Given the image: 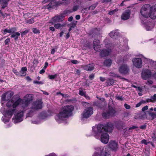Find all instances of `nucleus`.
I'll return each mask as SVG.
<instances>
[{"label":"nucleus","instance_id":"52","mask_svg":"<svg viewBox=\"0 0 156 156\" xmlns=\"http://www.w3.org/2000/svg\"><path fill=\"white\" fill-rule=\"evenodd\" d=\"M116 99H117L120 100L122 101L123 100V98L122 96H118L116 97Z\"/></svg>","mask_w":156,"mask_h":156},{"label":"nucleus","instance_id":"37","mask_svg":"<svg viewBox=\"0 0 156 156\" xmlns=\"http://www.w3.org/2000/svg\"><path fill=\"white\" fill-rule=\"evenodd\" d=\"M110 76L113 77H117L119 78H120V76L118 75L117 74L113 72H111L110 73Z\"/></svg>","mask_w":156,"mask_h":156},{"label":"nucleus","instance_id":"62","mask_svg":"<svg viewBox=\"0 0 156 156\" xmlns=\"http://www.w3.org/2000/svg\"><path fill=\"white\" fill-rule=\"evenodd\" d=\"M71 62L74 64H76L78 62L76 60H71Z\"/></svg>","mask_w":156,"mask_h":156},{"label":"nucleus","instance_id":"55","mask_svg":"<svg viewBox=\"0 0 156 156\" xmlns=\"http://www.w3.org/2000/svg\"><path fill=\"white\" fill-rule=\"evenodd\" d=\"M146 101L147 102H154L153 99L151 98L150 99H147L146 100Z\"/></svg>","mask_w":156,"mask_h":156},{"label":"nucleus","instance_id":"53","mask_svg":"<svg viewBox=\"0 0 156 156\" xmlns=\"http://www.w3.org/2000/svg\"><path fill=\"white\" fill-rule=\"evenodd\" d=\"M12 72L16 75H19V73L17 72V70H16V69H13Z\"/></svg>","mask_w":156,"mask_h":156},{"label":"nucleus","instance_id":"57","mask_svg":"<svg viewBox=\"0 0 156 156\" xmlns=\"http://www.w3.org/2000/svg\"><path fill=\"white\" fill-rule=\"evenodd\" d=\"M10 39L9 38H8L6 39L5 41V45H6L8 44V43L10 41Z\"/></svg>","mask_w":156,"mask_h":156},{"label":"nucleus","instance_id":"8","mask_svg":"<svg viewBox=\"0 0 156 156\" xmlns=\"http://www.w3.org/2000/svg\"><path fill=\"white\" fill-rule=\"evenodd\" d=\"M42 102L41 100H38L34 102L31 107V110L27 114V116L31 117L34 114L35 110L42 108Z\"/></svg>","mask_w":156,"mask_h":156},{"label":"nucleus","instance_id":"23","mask_svg":"<svg viewBox=\"0 0 156 156\" xmlns=\"http://www.w3.org/2000/svg\"><path fill=\"white\" fill-rule=\"evenodd\" d=\"M144 21H142L144 24L145 27L147 30H150L153 28L154 25L152 23H150L147 24H146V22H144Z\"/></svg>","mask_w":156,"mask_h":156},{"label":"nucleus","instance_id":"22","mask_svg":"<svg viewBox=\"0 0 156 156\" xmlns=\"http://www.w3.org/2000/svg\"><path fill=\"white\" fill-rule=\"evenodd\" d=\"M109 147L113 150H116L118 148L117 143L115 141H111L109 144Z\"/></svg>","mask_w":156,"mask_h":156},{"label":"nucleus","instance_id":"12","mask_svg":"<svg viewBox=\"0 0 156 156\" xmlns=\"http://www.w3.org/2000/svg\"><path fill=\"white\" fill-rule=\"evenodd\" d=\"M145 62L148 64V69L152 71L156 70V61L146 58L145 59Z\"/></svg>","mask_w":156,"mask_h":156},{"label":"nucleus","instance_id":"33","mask_svg":"<svg viewBox=\"0 0 156 156\" xmlns=\"http://www.w3.org/2000/svg\"><path fill=\"white\" fill-rule=\"evenodd\" d=\"M98 3H94L92 5H91V6H90L88 8V9H91L92 10L94 9L95 8V7H96V6L98 5Z\"/></svg>","mask_w":156,"mask_h":156},{"label":"nucleus","instance_id":"25","mask_svg":"<svg viewBox=\"0 0 156 156\" xmlns=\"http://www.w3.org/2000/svg\"><path fill=\"white\" fill-rule=\"evenodd\" d=\"M27 70V68L26 67H23L20 71L19 75L21 76H25L26 75Z\"/></svg>","mask_w":156,"mask_h":156},{"label":"nucleus","instance_id":"40","mask_svg":"<svg viewBox=\"0 0 156 156\" xmlns=\"http://www.w3.org/2000/svg\"><path fill=\"white\" fill-rule=\"evenodd\" d=\"M118 11V9H115L111 11H110L108 14L110 15H112L114 14L116 12Z\"/></svg>","mask_w":156,"mask_h":156},{"label":"nucleus","instance_id":"56","mask_svg":"<svg viewBox=\"0 0 156 156\" xmlns=\"http://www.w3.org/2000/svg\"><path fill=\"white\" fill-rule=\"evenodd\" d=\"M39 122L37 120H33L32 121V123L34 124H37L39 123Z\"/></svg>","mask_w":156,"mask_h":156},{"label":"nucleus","instance_id":"13","mask_svg":"<svg viewBox=\"0 0 156 156\" xmlns=\"http://www.w3.org/2000/svg\"><path fill=\"white\" fill-rule=\"evenodd\" d=\"M93 113V108L91 107H88L84 110L82 115V117L83 118H87L90 116Z\"/></svg>","mask_w":156,"mask_h":156},{"label":"nucleus","instance_id":"15","mask_svg":"<svg viewBox=\"0 0 156 156\" xmlns=\"http://www.w3.org/2000/svg\"><path fill=\"white\" fill-rule=\"evenodd\" d=\"M115 112V109L114 108L109 107L108 111L106 112H104L103 113L102 115L105 118H108L110 116H113Z\"/></svg>","mask_w":156,"mask_h":156},{"label":"nucleus","instance_id":"14","mask_svg":"<svg viewBox=\"0 0 156 156\" xmlns=\"http://www.w3.org/2000/svg\"><path fill=\"white\" fill-rule=\"evenodd\" d=\"M151 70L149 69H145L143 70L141 73V77L144 80L150 78L152 76Z\"/></svg>","mask_w":156,"mask_h":156},{"label":"nucleus","instance_id":"9","mask_svg":"<svg viewBox=\"0 0 156 156\" xmlns=\"http://www.w3.org/2000/svg\"><path fill=\"white\" fill-rule=\"evenodd\" d=\"M22 111H18L15 112L14 116L12 118L13 121L15 123L20 122L23 120L24 117L23 109Z\"/></svg>","mask_w":156,"mask_h":156},{"label":"nucleus","instance_id":"51","mask_svg":"<svg viewBox=\"0 0 156 156\" xmlns=\"http://www.w3.org/2000/svg\"><path fill=\"white\" fill-rule=\"evenodd\" d=\"M35 84H43V83L42 81H38L37 80H34L33 82Z\"/></svg>","mask_w":156,"mask_h":156},{"label":"nucleus","instance_id":"16","mask_svg":"<svg viewBox=\"0 0 156 156\" xmlns=\"http://www.w3.org/2000/svg\"><path fill=\"white\" fill-rule=\"evenodd\" d=\"M65 14H63L55 16L52 19L51 22H50V23H51V25H52L55 23L62 21L65 17Z\"/></svg>","mask_w":156,"mask_h":156},{"label":"nucleus","instance_id":"48","mask_svg":"<svg viewBox=\"0 0 156 156\" xmlns=\"http://www.w3.org/2000/svg\"><path fill=\"white\" fill-rule=\"evenodd\" d=\"M79 8V6L78 5H76L74 6L73 8V11H75L77 10Z\"/></svg>","mask_w":156,"mask_h":156},{"label":"nucleus","instance_id":"1","mask_svg":"<svg viewBox=\"0 0 156 156\" xmlns=\"http://www.w3.org/2000/svg\"><path fill=\"white\" fill-rule=\"evenodd\" d=\"M113 128V125L110 124L105 126L103 125L99 124L92 127V135L96 139H100L102 143L106 144L109 139V135L107 132H111Z\"/></svg>","mask_w":156,"mask_h":156},{"label":"nucleus","instance_id":"18","mask_svg":"<svg viewBox=\"0 0 156 156\" xmlns=\"http://www.w3.org/2000/svg\"><path fill=\"white\" fill-rule=\"evenodd\" d=\"M149 17L152 19H156V5L152 6H151Z\"/></svg>","mask_w":156,"mask_h":156},{"label":"nucleus","instance_id":"35","mask_svg":"<svg viewBox=\"0 0 156 156\" xmlns=\"http://www.w3.org/2000/svg\"><path fill=\"white\" fill-rule=\"evenodd\" d=\"M77 22V21H76L75 23H71L70 24H69V27H71L72 28H74L76 26Z\"/></svg>","mask_w":156,"mask_h":156},{"label":"nucleus","instance_id":"30","mask_svg":"<svg viewBox=\"0 0 156 156\" xmlns=\"http://www.w3.org/2000/svg\"><path fill=\"white\" fill-rule=\"evenodd\" d=\"M20 35V34L18 32H14L12 34L11 37H12L14 38L15 40L16 41L18 39V37Z\"/></svg>","mask_w":156,"mask_h":156},{"label":"nucleus","instance_id":"31","mask_svg":"<svg viewBox=\"0 0 156 156\" xmlns=\"http://www.w3.org/2000/svg\"><path fill=\"white\" fill-rule=\"evenodd\" d=\"M112 61L110 59L106 60L104 62V64L106 66H110L112 63Z\"/></svg>","mask_w":156,"mask_h":156},{"label":"nucleus","instance_id":"3","mask_svg":"<svg viewBox=\"0 0 156 156\" xmlns=\"http://www.w3.org/2000/svg\"><path fill=\"white\" fill-rule=\"evenodd\" d=\"M73 109V106L71 105L63 107L56 115L55 117L56 121L59 124L63 122L71 115Z\"/></svg>","mask_w":156,"mask_h":156},{"label":"nucleus","instance_id":"27","mask_svg":"<svg viewBox=\"0 0 156 156\" xmlns=\"http://www.w3.org/2000/svg\"><path fill=\"white\" fill-rule=\"evenodd\" d=\"M114 80L112 79H108L106 82V85L109 86L114 84Z\"/></svg>","mask_w":156,"mask_h":156},{"label":"nucleus","instance_id":"6","mask_svg":"<svg viewBox=\"0 0 156 156\" xmlns=\"http://www.w3.org/2000/svg\"><path fill=\"white\" fill-rule=\"evenodd\" d=\"M15 110V108H13L12 109H9L5 112L4 108H1V111L4 115L2 117V120L4 123H6L9 121V119L14 113Z\"/></svg>","mask_w":156,"mask_h":156},{"label":"nucleus","instance_id":"38","mask_svg":"<svg viewBox=\"0 0 156 156\" xmlns=\"http://www.w3.org/2000/svg\"><path fill=\"white\" fill-rule=\"evenodd\" d=\"M86 92L83 91L80 88L79 90V94L81 96H84Z\"/></svg>","mask_w":156,"mask_h":156},{"label":"nucleus","instance_id":"28","mask_svg":"<svg viewBox=\"0 0 156 156\" xmlns=\"http://www.w3.org/2000/svg\"><path fill=\"white\" fill-rule=\"evenodd\" d=\"M66 25V23H63L62 24L58 23L54 25V27L56 29H58L64 27Z\"/></svg>","mask_w":156,"mask_h":156},{"label":"nucleus","instance_id":"61","mask_svg":"<svg viewBox=\"0 0 156 156\" xmlns=\"http://www.w3.org/2000/svg\"><path fill=\"white\" fill-rule=\"evenodd\" d=\"M146 128V125H143L141 126L140 127V128L142 129H145Z\"/></svg>","mask_w":156,"mask_h":156},{"label":"nucleus","instance_id":"26","mask_svg":"<svg viewBox=\"0 0 156 156\" xmlns=\"http://www.w3.org/2000/svg\"><path fill=\"white\" fill-rule=\"evenodd\" d=\"M139 117H135L136 119H145L147 118V115L145 112H141L138 115Z\"/></svg>","mask_w":156,"mask_h":156},{"label":"nucleus","instance_id":"47","mask_svg":"<svg viewBox=\"0 0 156 156\" xmlns=\"http://www.w3.org/2000/svg\"><path fill=\"white\" fill-rule=\"evenodd\" d=\"M48 77L50 79L52 80L54 79L56 77V75H49L48 76Z\"/></svg>","mask_w":156,"mask_h":156},{"label":"nucleus","instance_id":"39","mask_svg":"<svg viewBox=\"0 0 156 156\" xmlns=\"http://www.w3.org/2000/svg\"><path fill=\"white\" fill-rule=\"evenodd\" d=\"M153 83V81L151 80H148L146 82V84L148 85H151Z\"/></svg>","mask_w":156,"mask_h":156},{"label":"nucleus","instance_id":"46","mask_svg":"<svg viewBox=\"0 0 156 156\" xmlns=\"http://www.w3.org/2000/svg\"><path fill=\"white\" fill-rule=\"evenodd\" d=\"M82 104L83 106L84 107L88 106L90 105V104L89 103L85 102H82Z\"/></svg>","mask_w":156,"mask_h":156},{"label":"nucleus","instance_id":"44","mask_svg":"<svg viewBox=\"0 0 156 156\" xmlns=\"http://www.w3.org/2000/svg\"><path fill=\"white\" fill-rule=\"evenodd\" d=\"M33 32L35 34H38L40 33L39 30L36 28H33L32 29Z\"/></svg>","mask_w":156,"mask_h":156},{"label":"nucleus","instance_id":"29","mask_svg":"<svg viewBox=\"0 0 156 156\" xmlns=\"http://www.w3.org/2000/svg\"><path fill=\"white\" fill-rule=\"evenodd\" d=\"M9 0H0V3L2 4V8H5L7 5V2Z\"/></svg>","mask_w":156,"mask_h":156},{"label":"nucleus","instance_id":"7","mask_svg":"<svg viewBox=\"0 0 156 156\" xmlns=\"http://www.w3.org/2000/svg\"><path fill=\"white\" fill-rule=\"evenodd\" d=\"M145 58H146L142 54L137 55L136 57L132 59V62L133 66L138 69L141 68L143 67L142 61L145 62Z\"/></svg>","mask_w":156,"mask_h":156},{"label":"nucleus","instance_id":"21","mask_svg":"<svg viewBox=\"0 0 156 156\" xmlns=\"http://www.w3.org/2000/svg\"><path fill=\"white\" fill-rule=\"evenodd\" d=\"M93 46L94 49L96 51H98L99 50L100 45L99 41L98 40L95 39L93 42Z\"/></svg>","mask_w":156,"mask_h":156},{"label":"nucleus","instance_id":"19","mask_svg":"<svg viewBox=\"0 0 156 156\" xmlns=\"http://www.w3.org/2000/svg\"><path fill=\"white\" fill-rule=\"evenodd\" d=\"M130 15V11L129 10H126L121 15V19L123 20H127L129 18Z\"/></svg>","mask_w":156,"mask_h":156},{"label":"nucleus","instance_id":"5","mask_svg":"<svg viewBox=\"0 0 156 156\" xmlns=\"http://www.w3.org/2000/svg\"><path fill=\"white\" fill-rule=\"evenodd\" d=\"M151 5L148 4L143 5L140 10V18L142 21H145L149 17Z\"/></svg>","mask_w":156,"mask_h":156},{"label":"nucleus","instance_id":"24","mask_svg":"<svg viewBox=\"0 0 156 156\" xmlns=\"http://www.w3.org/2000/svg\"><path fill=\"white\" fill-rule=\"evenodd\" d=\"M94 65L93 63L89 64L83 66V69L88 71H91L94 69Z\"/></svg>","mask_w":156,"mask_h":156},{"label":"nucleus","instance_id":"43","mask_svg":"<svg viewBox=\"0 0 156 156\" xmlns=\"http://www.w3.org/2000/svg\"><path fill=\"white\" fill-rule=\"evenodd\" d=\"M149 114L151 117L152 119H153L155 118V113L154 112H150L149 113Z\"/></svg>","mask_w":156,"mask_h":156},{"label":"nucleus","instance_id":"10","mask_svg":"<svg viewBox=\"0 0 156 156\" xmlns=\"http://www.w3.org/2000/svg\"><path fill=\"white\" fill-rule=\"evenodd\" d=\"M12 92L9 91L3 94L2 96L1 100V103L2 105L4 104L7 101L10 99L13 95Z\"/></svg>","mask_w":156,"mask_h":156},{"label":"nucleus","instance_id":"63","mask_svg":"<svg viewBox=\"0 0 156 156\" xmlns=\"http://www.w3.org/2000/svg\"><path fill=\"white\" fill-rule=\"evenodd\" d=\"M48 63L47 62H46L45 63L44 67L43 68V69H45L48 65Z\"/></svg>","mask_w":156,"mask_h":156},{"label":"nucleus","instance_id":"2","mask_svg":"<svg viewBox=\"0 0 156 156\" xmlns=\"http://www.w3.org/2000/svg\"><path fill=\"white\" fill-rule=\"evenodd\" d=\"M33 99V95L32 94L26 95L23 100L19 97L16 99L14 97L11 100L8 101L6 105L9 108L12 106L13 108H15L22 103L21 109H23L24 110H26L29 108L30 101H32Z\"/></svg>","mask_w":156,"mask_h":156},{"label":"nucleus","instance_id":"41","mask_svg":"<svg viewBox=\"0 0 156 156\" xmlns=\"http://www.w3.org/2000/svg\"><path fill=\"white\" fill-rule=\"evenodd\" d=\"M9 29L6 28L3 30L2 33L4 34H5L7 33H9Z\"/></svg>","mask_w":156,"mask_h":156},{"label":"nucleus","instance_id":"60","mask_svg":"<svg viewBox=\"0 0 156 156\" xmlns=\"http://www.w3.org/2000/svg\"><path fill=\"white\" fill-rule=\"evenodd\" d=\"M142 103L141 102V101L139 102V103H138L136 105V108H137L138 107H140L141 105L142 104Z\"/></svg>","mask_w":156,"mask_h":156},{"label":"nucleus","instance_id":"11","mask_svg":"<svg viewBox=\"0 0 156 156\" xmlns=\"http://www.w3.org/2000/svg\"><path fill=\"white\" fill-rule=\"evenodd\" d=\"M107 41V39H105L104 41L106 45V47L108 49V50H102L100 52L101 55L102 57H105L108 55L111 51V47L112 46V44L110 43H109L107 44H106V42Z\"/></svg>","mask_w":156,"mask_h":156},{"label":"nucleus","instance_id":"50","mask_svg":"<svg viewBox=\"0 0 156 156\" xmlns=\"http://www.w3.org/2000/svg\"><path fill=\"white\" fill-rule=\"evenodd\" d=\"M124 106L125 108L126 109H129L130 108V106L127 104H125Z\"/></svg>","mask_w":156,"mask_h":156},{"label":"nucleus","instance_id":"58","mask_svg":"<svg viewBox=\"0 0 156 156\" xmlns=\"http://www.w3.org/2000/svg\"><path fill=\"white\" fill-rule=\"evenodd\" d=\"M47 156H57V155L54 153H52L47 155Z\"/></svg>","mask_w":156,"mask_h":156},{"label":"nucleus","instance_id":"20","mask_svg":"<svg viewBox=\"0 0 156 156\" xmlns=\"http://www.w3.org/2000/svg\"><path fill=\"white\" fill-rule=\"evenodd\" d=\"M119 33L116 30L112 31L109 35L110 37L113 39H119L120 37Z\"/></svg>","mask_w":156,"mask_h":156},{"label":"nucleus","instance_id":"17","mask_svg":"<svg viewBox=\"0 0 156 156\" xmlns=\"http://www.w3.org/2000/svg\"><path fill=\"white\" fill-rule=\"evenodd\" d=\"M129 71V68L126 64L121 65L119 68V72L122 74H127L128 73Z\"/></svg>","mask_w":156,"mask_h":156},{"label":"nucleus","instance_id":"64","mask_svg":"<svg viewBox=\"0 0 156 156\" xmlns=\"http://www.w3.org/2000/svg\"><path fill=\"white\" fill-rule=\"evenodd\" d=\"M84 97L86 98V99L87 100H90V97L88 95H86V94L84 95Z\"/></svg>","mask_w":156,"mask_h":156},{"label":"nucleus","instance_id":"32","mask_svg":"<svg viewBox=\"0 0 156 156\" xmlns=\"http://www.w3.org/2000/svg\"><path fill=\"white\" fill-rule=\"evenodd\" d=\"M119 49H120V51H119V52H121L122 51H125L128 50V48L126 46H120Z\"/></svg>","mask_w":156,"mask_h":156},{"label":"nucleus","instance_id":"42","mask_svg":"<svg viewBox=\"0 0 156 156\" xmlns=\"http://www.w3.org/2000/svg\"><path fill=\"white\" fill-rule=\"evenodd\" d=\"M34 22V19L33 18H31L26 21V22L27 23H29V24H31L33 23Z\"/></svg>","mask_w":156,"mask_h":156},{"label":"nucleus","instance_id":"54","mask_svg":"<svg viewBox=\"0 0 156 156\" xmlns=\"http://www.w3.org/2000/svg\"><path fill=\"white\" fill-rule=\"evenodd\" d=\"M148 106L146 105L142 108V111L144 112L145 111L147 110L148 109Z\"/></svg>","mask_w":156,"mask_h":156},{"label":"nucleus","instance_id":"49","mask_svg":"<svg viewBox=\"0 0 156 156\" xmlns=\"http://www.w3.org/2000/svg\"><path fill=\"white\" fill-rule=\"evenodd\" d=\"M29 31V30H26L22 32L21 33V36H23L25 34H26L28 33Z\"/></svg>","mask_w":156,"mask_h":156},{"label":"nucleus","instance_id":"4","mask_svg":"<svg viewBox=\"0 0 156 156\" xmlns=\"http://www.w3.org/2000/svg\"><path fill=\"white\" fill-rule=\"evenodd\" d=\"M95 151L92 156H111L110 151L106 147L99 146L94 148Z\"/></svg>","mask_w":156,"mask_h":156},{"label":"nucleus","instance_id":"36","mask_svg":"<svg viewBox=\"0 0 156 156\" xmlns=\"http://www.w3.org/2000/svg\"><path fill=\"white\" fill-rule=\"evenodd\" d=\"M9 33H11L12 34L16 31V29L15 27H13L9 28Z\"/></svg>","mask_w":156,"mask_h":156},{"label":"nucleus","instance_id":"45","mask_svg":"<svg viewBox=\"0 0 156 156\" xmlns=\"http://www.w3.org/2000/svg\"><path fill=\"white\" fill-rule=\"evenodd\" d=\"M88 8H84L82 9L81 12L83 13H87L88 12Z\"/></svg>","mask_w":156,"mask_h":156},{"label":"nucleus","instance_id":"59","mask_svg":"<svg viewBox=\"0 0 156 156\" xmlns=\"http://www.w3.org/2000/svg\"><path fill=\"white\" fill-rule=\"evenodd\" d=\"M151 98L153 99L154 102H155L156 101V94H154L153 97H151Z\"/></svg>","mask_w":156,"mask_h":156},{"label":"nucleus","instance_id":"34","mask_svg":"<svg viewBox=\"0 0 156 156\" xmlns=\"http://www.w3.org/2000/svg\"><path fill=\"white\" fill-rule=\"evenodd\" d=\"M48 115L45 113H42L41 114L40 118L41 119H44L47 117Z\"/></svg>","mask_w":156,"mask_h":156}]
</instances>
